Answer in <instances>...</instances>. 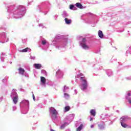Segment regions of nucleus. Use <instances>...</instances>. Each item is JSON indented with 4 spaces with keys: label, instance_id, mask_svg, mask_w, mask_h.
<instances>
[{
    "label": "nucleus",
    "instance_id": "26",
    "mask_svg": "<svg viewBox=\"0 0 131 131\" xmlns=\"http://www.w3.org/2000/svg\"><path fill=\"white\" fill-rule=\"evenodd\" d=\"M66 89H68V87H67V86H66V85H64V86L63 92H65V90H66Z\"/></svg>",
    "mask_w": 131,
    "mask_h": 131
},
{
    "label": "nucleus",
    "instance_id": "19",
    "mask_svg": "<svg viewBox=\"0 0 131 131\" xmlns=\"http://www.w3.org/2000/svg\"><path fill=\"white\" fill-rule=\"evenodd\" d=\"M126 118L122 117L121 118V122L123 123V122H124V121H126Z\"/></svg>",
    "mask_w": 131,
    "mask_h": 131
},
{
    "label": "nucleus",
    "instance_id": "32",
    "mask_svg": "<svg viewBox=\"0 0 131 131\" xmlns=\"http://www.w3.org/2000/svg\"><path fill=\"white\" fill-rule=\"evenodd\" d=\"M128 127H129V128H131V127H130V126H129Z\"/></svg>",
    "mask_w": 131,
    "mask_h": 131
},
{
    "label": "nucleus",
    "instance_id": "23",
    "mask_svg": "<svg viewBox=\"0 0 131 131\" xmlns=\"http://www.w3.org/2000/svg\"><path fill=\"white\" fill-rule=\"evenodd\" d=\"M61 129H63V128H65V124H63L60 126Z\"/></svg>",
    "mask_w": 131,
    "mask_h": 131
},
{
    "label": "nucleus",
    "instance_id": "13",
    "mask_svg": "<svg viewBox=\"0 0 131 131\" xmlns=\"http://www.w3.org/2000/svg\"><path fill=\"white\" fill-rule=\"evenodd\" d=\"M81 47L83 48V49H84L85 50L89 49V46L86 45V43L85 44H83L81 45Z\"/></svg>",
    "mask_w": 131,
    "mask_h": 131
},
{
    "label": "nucleus",
    "instance_id": "22",
    "mask_svg": "<svg viewBox=\"0 0 131 131\" xmlns=\"http://www.w3.org/2000/svg\"><path fill=\"white\" fill-rule=\"evenodd\" d=\"M46 43H47V41H46V40L42 41V45H45Z\"/></svg>",
    "mask_w": 131,
    "mask_h": 131
},
{
    "label": "nucleus",
    "instance_id": "12",
    "mask_svg": "<svg viewBox=\"0 0 131 131\" xmlns=\"http://www.w3.org/2000/svg\"><path fill=\"white\" fill-rule=\"evenodd\" d=\"M86 43V39H85V38H83L82 41L81 42V46H82V45H84Z\"/></svg>",
    "mask_w": 131,
    "mask_h": 131
},
{
    "label": "nucleus",
    "instance_id": "8",
    "mask_svg": "<svg viewBox=\"0 0 131 131\" xmlns=\"http://www.w3.org/2000/svg\"><path fill=\"white\" fill-rule=\"evenodd\" d=\"M90 113L92 116H96V110H91Z\"/></svg>",
    "mask_w": 131,
    "mask_h": 131
},
{
    "label": "nucleus",
    "instance_id": "18",
    "mask_svg": "<svg viewBox=\"0 0 131 131\" xmlns=\"http://www.w3.org/2000/svg\"><path fill=\"white\" fill-rule=\"evenodd\" d=\"M52 115H54V116H56V115H57V111H56V110L52 111Z\"/></svg>",
    "mask_w": 131,
    "mask_h": 131
},
{
    "label": "nucleus",
    "instance_id": "11",
    "mask_svg": "<svg viewBox=\"0 0 131 131\" xmlns=\"http://www.w3.org/2000/svg\"><path fill=\"white\" fill-rule=\"evenodd\" d=\"M70 110V106H67L64 107V112H68Z\"/></svg>",
    "mask_w": 131,
    "mask_h": 131
},
{
    "label": "nucleus",
    "instance_id": "7",
    "mask_svg": "<svg viewBox=\"0 0 131 131\" xmlns=\"http://www.w3.org/2000/svg\"><path fill=\"white\" fill-rule=\"evenodd\" d=\"M19 72L20 74H21L22 75H23L24 74V72H25V70H24V69H23L22 68H20L19 69Z\"/></svg>",
    "mask_w": 131,
    "mask_h": 131
},
{
    "label": "nucleus",
    "instance_id": "1",
    "mask_svg": "<svg viewBox=\"0 0 131 131\" xmlns=\"http://www.w3.org/2000/svg\"><path fill=\"white\" fill-rule=\"evenodd\" d=\"M86 88H88V82L86 83H83L81 84V90L82 91H83L84 90L86 89Z\"/></svg>",
    "mask_w": 131,
    "mask_h": 131
},
{
    "label": "nucleus",
    "instance_id": "6",
    "mask_svg": "<svg viewBox=\"0 0 131 131\" xmlns=\"http://www.w3.org/2000/svg\"><path fill=\"white\" fill-rule=\"evenodd\" d=\"M13 101L15 104L18 103V96H16L13 98Z\"/></svg>",
    "mask_w": 131,
    "mask_h": 131
},
{
    "label": "nucleus",
    "instance_id": "5",
    "mask_svg": "<svg viewBox=\"0 0 131 131\" xmlns=\"http://www.w3.org/2000/svg\"><path fill=\"white\" fill-rule=\"evenodd\" d=\"M80 79L81 82H83V83L88 82L86 81V79H85V77H84V76H83V77H81L80 78Z\"/></svg>",
    "mask_w": 131,
    "mask_h": 131
},
{
    "label": "nucleus",
    "instance_id": "2",
    "mask_svg": "<svg viewBox=\"0 0 131 131\" xmlns=\"http://www.w3.org/2000/svg\"><path fill=\"white\" fill-rule=\"evenodd\" d=\"M33 66L35 67V69H40V68H41V64L40 63H35L33 64Z\"/></svg>",
    "mask_w": 131,
    "mask_h": 131
},
{
    "label": "nucleus",
    "instance_id": "30",
    "mask_svg": "<svg viewBox=\"0 0 131 131\" xmlns=\"http://www.w3.org/2000/svg\"><path fill=\"white\" fill-rule=\"evenodd\" d=\"M80 76H83V75L82 74H80Z\"/></svg>",
    "mask_w": 131,
    "mask_h": 131
},
{
    "label": "nucleus",
    "instance_id": "25",
    "mask_svg": "<svg viewBox=\"0 0 131 131\" xmlns=\"http://www.w3.org/2000/svg\"><path fill=\"white\" fill-rule=\"evenodd\" d=\"M32 97H33V100H34V101H35L36 99H35V96H34V94L32 95Z\"/></svg>",
    "mask_w": 131,
    "mask_h": 131
},
{
    "label": "nucleus",
    "instance_id": "29",
    "mask_svg": "<svg viewBox=\"0 0 131 131\" xmlns=\"http://www.w3.org/2000/svg\"><path fill=\"white\" fill-rule=\"evenodd\" d=\"M127 95L129 96H129H130V94L129 93H128Z\"/></svg>",
    "mask_w": 131,
    "mask_h": 131
},
{
    "label": "nucleus",
    "instance_id": "17",
    "mask_svg": "<svg viewBox=\"0 0 131 131\" xmlns=\"http://www.w3.org/2000/svg\"><path fill=\"white\" fill-rule=\"evenodd\" d=\"M70 10H76V8H75L73 5H70Z\"/></svg>",
    "mask_w": 131,
    "mask_h": 131
},
{
    "label": "nucleus",
    "instance_id": "4",
    "mask_svg": "<svg viewBox=\"0 0 131 131\" xmlns=\"http://www.w3.org/2000/svg\"><path fill=\"white\" fill-rule=\"evenodd\" d=\"M76 7L78 8V9H83V6H82V5L79 3H77L76 4Z\"/></svg>",
    "mask_w": 131,
    "mask_h": 131
},
{
    "label": "nucleus",
    "instance_id": "28",
    "mask_svg": "<svg viewBox=\"0 0 131 131\" xmlns=\"http://www.w3.org/2000/svg\"><path fill=\"white\" fill-rule=\"evenodd\" d=\"M91 128H93L94 127V125H91Z\"/></svg>",
    "mask_w": 131,
    "mask_h": 131
},
{
    "label": "nucleus",
    "instance_id": "3",
    "mask_svg": "<svg viewBox=\"0 0 131 131\" xmlns=\"http://www.w3.org/2000/svg\"><path fill=\"white\" fill-rule=\"evenodd\" d=\"M98 36L100 38H103L104 37V34H103V31L101 30L98 31Z\"/></svg>",
    "mask_w": 131,
    "mask_h": 131
},
{
    "label": "nucleus",
    "instance_id": "24",
    "mask_svg": "<svg viewBox=\"0 0 131 131\" xmlns=\"http://www.w3.org/2000/svg\"><path fill=\"white\" fill-rule=\"evenodd\" d=\"M25 103H27L28 105H29V101L27 100H25L24 101Z\"/></svg>",
    "mask_w": 131,
    "mask_h": 131
},
{
    "label": "nucleus",
    "instance_id": "20",
    "mask_svg": "<svg viewBox=\"0 0 131 131\" xmlns=\"http://www.w3.org/2000/svg\"><path fill=\"white\" fill-rule=\"evenodd\" d=\"M98 127H99V129H103V128H104V125L99 124L98 125Z\"/></svg>",
    "mask_w": 131,
    "mask_h": 131
},
{
    "label": "nucleus",
    "instance_id": "27",
    "mask_svg": "<svg viewBox=\"0 0 131 131\" xmlns=\"http://www.w3.org/2000/svg\"><path fill=\"white\" fill-rule=\"evenodd\" d=\"M128 102H129V104H131V99H129Z\"/></svg>",
    "mask_w": 131,
    "mask_h": 131
},
{
    "label": "nucleus",
    "instance_id": "14",
    "mask_svg": "<svg viewBox=\"0 0 131 131\" xmlns=\"http://www.w3.org/2000/svg\"><path fill=\"white\" fill-rule=\"evenodd\" d=\"M121 125L122 126V127H124V128H126V127H128V125L127 124L122 123V122H121Z\"/></svg>",
    "mask_w": 131,
    "mask_h": 131
},
{
    "label": "nucleus",
    "instance_id": "15",
    "mask_svg": "<svg viewBox=\"0 0 131 131\" xmlns=\"http://www.w3.org/2000/svg\"><path fill=\"white\" fill-rule=\"evenodd\" d=\"M40 80L41 82H42L43 83V84L46 83V78H45L44 77H40Z\"/></svg>",
    "mask_w": 131,
    "mask_h": 131
},
{
    "label": "nucleus",
    "instance_id": "9",
    "mask_svg": "<svg viewBox=\"0 0 131 131\" xmlns=\"http://www.w3.org/2000/svg\"><path fill=\"white\" fill-rule=\"evenodd\" d=\"M64 21L66 24H68V25L71 24V19H68V18H65Z\"/></svg>",
    "mask_w": 131,
    "mask_h": 131
},
{
    "label": "nucleus",
    "instance_id": "21",
    "mask_svg": "<svg viewBox=\"0 0 131 131\" xmlns=\"http://www.w3.org/2000/svg\"><path fill=\"white\" fill-rule=\"evenodd\" d=\"M64 98H68V97H69V94H68L67 93H64Z\"/></svg>",
    "mask_w": 131,
    "mask_h": 131
},
{
    "label": "nucleus",
    "instance_id": "16",
    "mask_svg": "<svg viewBox=\"0 0 131 131\" xmlns=\"http://www.w3.org/2000/svg\"><path fill=\"white\" fill-rule=\"evenodd\" d=\"M28 50H29V48H26L25 49H23L21 51H20V52L21 53H26V52H28Z\"/></svg>",
    "mask_w": 131,
    "mask_h": 131
},
{
    "label": "nucleus",
    "instance_id": "31",
    "mask_svg": "<svg viewBox=\"0 0 131 131\" xmlns=\"http://www.w3.org/2000/svg\"><path fill=\"white\" fill-rule=\"evenodd\" d=\"M92 120H93V118L90 119V121H92Z\"/></svg>",
    "mask_w": 131,
    "mask_h": 131
},
{
    "label": "nucleus",
    "instance_id": "10",
    "mask_svg": "<svg viewBox=\"0 0 131 131\" xmlns=\"http://www.w3.org/2000/svg\"><path fill=\"white\" fill-rule=\"evenodd\" d=\"M83 124H81L80 125V126L76 128V131H80V130H81V129L83 128Z\"/></svg>",
    "mask_w": 131,
    "mask_h": 131
}]
</instances>
